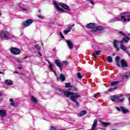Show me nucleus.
Wrapping results in <instances>:
<instances>
[{"instance_id": "14", "label": "nucleus", "mask_w": 130, "mask_h": 130, "mask_svg": "<svg viewBox=\"0 0 130 130\" xmlns=\"http://www.w3.org/2000/svg\"><path fill=\"white\" fill-rule=\"evenodd\" d=\"M104 29V28L101 26H97V24L95 25V28L93 29V31L94 32H96V31H103Z\"/></svg>"}, {"instance_id": "12", "label": "nucleus", "mask_w": 130, "mask_h": 130, "mask_svg": "<svg viewBox=\"0 0 130 130\" xmlns=\"http://www.w3.org/2000/svg\"><path fill=\"white\" fill-rule=\"evenodd\" d=\"M66 43L68 45V46L69 47V49H72L74 47V45L70 40H67L66 41Z\"/></svg>"}, {"instance_id": "20", "label": "nucleus", "mask_w": 130, "mask_h": 130, "mask_svg": "<svg viewBox=\"0 0 130 130\" xmlns=\"http://www.w3.org/2000/svg\"><path fill=\"white\" fill-rule=\"evenodd\" d=\"M119 59H120V57H119V56H118L115 58V61L117 67H120V64H119Z\"/></svg>"}, {"instance_id": "34", "label": "nucleus", "mask_w": 130, "mask_h": 130, "mask_svg": "<svg viewBox=\"0 0 130 130\" xmlns=\"http://www.w3.org/2000/svg\"><path fill=\"white\" fill-rule=\"evenodd\" d=\"M116 89H117V87H115L114 88H110L109 89V92H111V91H113V90H115Z\"/></svg>"}, {"instance_id": "44", "label": "nucleus", "mask_w": 130, "mask_h": 130, "mask_svg": "<svg viewBox=\"0 0 130 130\" xmlns=\"http://www.w3.org/2000/svg\"><path fill=\"white\" fill-rule=\"evenodd\" d=\"M123 39H124V41L126 43H127L128 42V41H127V40H126L125 38H123Z\"/></svg>"}, {"instance_id": "16", "label": "nucleus", "mask_w": 130, "mask_h": 130, "mask_svg": "<svg viewBox=\"0 0 130 130\" xmlns=\"http://www.w3.org/2000/svg\"><path fill=\"white\" fill-rule=\"evenodd\" d=\"M10 101L11 102L10 105L12 106H13V107L17 106V102L14 101V99H10Z\"/></svg>"}, {"instance_id": "13", "label": "nucleus", "mask_w": 130, "mask_h": 130, "mask_svg": "<svg viewBox=\"0 0 130 130\" xmlns=\"http://www.w3.org/2000/svg\"><path fill=\"white\" fill-rule=\"evenodd\" d=\"M97 123H98V120H97V119H95L90 130H95L96 126H97Z\"/></svg>"}, {"instance_id": "46", "label": "nucleus", "mask_w": 130, "mask_h": 130, "mask_svg": "<svg viewBox=\"0 0 130 130\" xmlns=\"http://www.w3.org/2000/svg\"><path fill=\"white\" fill-rule=\"evenodd\" d=\"M38 54H39L40 56H42V54H41V53H40V52L39 51H38Z\"/></svg>"}, {"instance_id": "63", "label": "nucleus", "mask_w": 130, "mask_h": 130, "mask_svg": "<svg viewBox=\"0 0 130 130\" xmlns=\"http://www.w3.org/2000/svg\"><path fill=\"white\" fill-rule=\"evenodd\" d=\"M38 12H39V13H40L41 12V10H39Z\"/></svg>"}, {"instance_id": "38", "label": "nucleus", "mask_w": 130, "mask_h": 130, "mask_svg": "<svg viewBox=\"0 0 130 130\" xmlns=\"http://www.w3.org/2000/svg\"><path fill=\"white\" fill-rule=\"evenodd\" d=\"M74 102H75V105H76V106H77V107H79V103L77 101H75Z\"/></svg>"}, {"instance_id": "4", "label": "nucleus", "mask_w": 130, "mask_h": 130, "mask_svg": "<svg viewBox=\"0 0 130 130\" xmlns=\"http://www.w3.org/2000/svg\"><path fill=\"white\" fill-rule=\"evenodd\" d=\"M123 14H125V16H121V20L122 22H129L130 21V12H124Z\"/></svg>"}, {"instance_id": "49", "label": "nucleus", "mask_w": 130, "mask_h": 130, "mask_svg": "<svg viewBox=\"0 0 130 130\" xmlns=\"http://www.w3.org/2000/svg\"><path fill=\"white\" fill-rule=\"evenodd\" d=\"M114 20H113V22H115V21H118V18H114Z\"/></svg>"}, {"instance_id": "52", "label": "nucleus", "mask_w": 130, "mask_h": 130, "mask_svg": "<svg viewBox=\"0 0 130 130\" xmlns=\"http://www.w3.org/2000/svg\"><path fill=\"white\" fill-rule=\"evenodd\" d=\"M94 98H97V94H95L93 96Z\"/></svg>"}, {"instance_id": "21", "label": "nucleus", "mask_w": 130, "mask_h": 130, "mask_svg": "<svg viewBox=\"0 0 130 130\" xmlns=\"http://www.w3.org/2000/svg\"><path fill=\"white\" fill-rule=\"evenodd\" d=\"M120 81H114L111 82V86H117V85H118V84H119V83H120Z\"/></svg>"}, {"instance_id": "5", "label": "nucleus", "mask_w": 130, "mask_h": 130, "mask_svg": "<svg viewBox=\"0 0 130 130\" xmlns=\"http://www.w3.org/2000/svg\"><path fill=\"white\" fill-rule=\"evenodd\" d=\"M111 100L113 101V102H123V100H124V99H122L121 100L119 99V96H115V95H113L111 96Z\"/></svg>"}, {"instance_id": "7", "label": "nucleus", "mask_w": 130, "mask_h": 130, "mask_svg": "<svg viewBox=\"0 0 130 130\" xmlns=\"http://www.w3.org/2000/svg\"><path fill=\"white\" fill-rule=\"evenodd\" d=\"M33 23V20L32 19H27L24 21L22 23L23 26L25 27H29Z\"/></svg>"}, {"instance_id": "15", "label": "nucleus", "mask_w": 130, "mask_h": 130, "mask_svg": "<svg viewBox=\"0 0 130 130\" xmlns=\"http://www.w3.org/2000/svg\"><path fill=\"white\" fill-rule=\"evenodd\" d=\"M121 63L122 65V68H128V65H127V63L124 59L121 60Z\"/></svg>"}, {"instance_id": "28", "label": "nucleus", "mask_w": 130, "mask_h": 130, "mask_svg": "<svg viewBox=\"0 0 130 130\" xmlns=\"http://www.w3.org/2000/svg\"><path fill=\"white\" fill-rule=\"evenodd\" d=\"M77 76L78 79H79V80H81V79H82V75L80 72L77 73Z\"/></svg>"}, {"instance_id": "37", "label": "nucleus", "mask_w": 130, "mask_h": 130, "mask_svg": "<svg viewBox=\"0 0 130 130\" xmlns=\"http://www.w3.org/2000/svg\"><path fill=\"white\" fill-rule=\"evenodd\" d=\"M60 36H61V38H62V39H64V37L63 36V35L61 32H60Z\"/></svg>"}, {"instance_id": "18", "label": "nucleus", "mask_w": 130, "mask_h": 130, "mask_svg": "<svg viewBox=\"0 0 130 130\" xmlns=\"http://www.w3.org/2000/svg\"><path fill=\"white\" fill-rule=\"evenodd\" d=\"M85 114H87V111L86 110H83L81 111L78 114V116L79 117H81V116H83V115H85Z\"/></svg>"}, {"instance_id": "33", "label": "nucleus", "mask_w": 130, "mask_h": 130, "mask_svg": "<svg viewBox=\"0 0 130 130\" xmlns=\"http://www.w3.org/2000/svg\"><path fill=\"white\" fill-rule=\"evenodd\" d=\"M100 52H101V51H95V54L96 55H100Z\"/></svg>"}, {"instance_id": "26", "label": "nucleus", "mask_w": 130, "mask_h": 130, "mask_svg": "<svg viewBox=\"0 0 130 130\" xmlns=\"http://www.w3.org/2000/svg\"><path fill=\"white\" fill-rule=\"evenodd\" d=\"M113 60V59L111 56H109L107 57V61H109V62H112Z\"/></svg>"}, {"instance_id": "30", "label": "nucleus", "mask_w": 130, "mask_h": 130, "mask_svg": "<svg viewBox=\"0 0 130 130\" xmlns=\"http://www.w3.org/2000/svg\"><path fill=\"white\" fill-rule=\"evenodd\" d=\"M35 47L37 50V51H39V50H40V46H39L38 45H35Z\"/></svg>"}, {"instance_id": "8", "label": "nucleus", "mask_w": 130, "mask_h": 130, "mask_svg": "<svg viewBox=\"0 0 130 130\" xmlns=\"http://www.w3.org/2000/svg\"><path fill=\"white\" fill-rule=\"evenodd\" d=\"M117 110L118 111H121L123 113L125 114V113H128L129 112V111L127 109H126L125 108L120 106V107H117L116 108Z\"/></svg>"}, {"instance_id": "32", "label": "nucleus", "mask_w": 130, "mask_h": 130, "mask_svg": "<svg viewBox=\"0 0 130 130\" xmlns=\"http://www.w3.org/2000/svg\"><path fill=\"white\" fill-rule=\"evenodd\" d=\"M119 34H120L121 35H122V36H124V37H125V34H124V32H123V31H119Z\"/></svg>"}, {"instance_id": "48", "label": "nucleus", "mask_w": 130, "mask_h": 130, "mask_svg": "<svg viewBox=\"0 0 130 130\" xmlns=\"http://www.w3.org/2000/svg\"><path fill=\"white\" fill-rule=\"evenodd\" d=\"M96 55H97L96 54H95V53H93L92 54V56H93L94 57H96Z\"/></svg>"}, {"instance_id": "61", "label": "nucleus", "mask_w": 130, "mask_h": 130, "mask_svg": "<svg viewBox=\"0 0 130 130\" xmlns=\"http://www.w3.org/2000/svg\"><path fill=\"white\" fill-rule=\"evenodd\" d=\"M22 10H23V11H27V9H23Z\"/></svg>"}, {"instance_id": "42", "label": "nucleus", "mask_w": 130, "mask_h": 130, "mask_svg": "<svg viewBox=\"0 0 130 130\" xmlns=\"http://www.w3.org/2000/svg\"><path fill=\"white\" fill-rule=\"evenodd\" d=\"M37 17L40 19H43V17L41 16V15H38Z\"/></svg>"}, {"instance_id": "1", "label": "nucleus", "mask_w": 130, "mask_h": 130, "mask_svg": "<svg viewBox=\"0 0 130 130\" xmlns=\"http://www.w3.org/2000/svg\"><path fill=\"white\" fill-rule=\"evenodd\" d=\"M57 91H58L59 92H60V93L63 94L65 97L69 98L70 96H71L70 99H71L72 101H73V102H75V101H76V100L78 99V98H79L80 97V94L78 93L71 92L68 91L66 89H61L60 88H57Z\"/></svg>"}, {"instance_id": "27", "label": "nucleus", "mask_w": 130, "mask_h": 130, "mask_svg": "<svg viewBox=\"0 0 130 130\" xmlns=\"http://www.w3.org/2000/svg\"><path fill=\"white\" fill-rule=\"evenodd\" d=\"M71 91H78V88H77L75 86H72L71 88Z\"/></svg>"}, {"instance_id": "10", "label": "nucleus", "mask_w": 130, "mask_h": 130, "mask_svg": "<svg viewBox=\"0 0 130 130\" xmlns=\"http://www.w3.org/2000/svg\"><path fill=\"white\" fill-rule=\"evenodd\" d=\"M53 4L54 5L55 8H56V9H57V10H58V11H59L61 13H63V12H64V10L60 8L59 7V6H59V5L58 4H57L56 3V2L55 1V2H53Z\"/></svg>"}, {"instance_id": "31", "label": "nucleus", "mask_w": 130, "mask_h": 130, "mask_svg": "<svg viewBox=\"0 0 130 130\" xmlns=\"http://www.w3.org/2000/svg\"><path fill=\"white\" fill-rule=\"evenodd\" d=\"M121 79H128V75H121Z\"/></svg>"}, {"instance_id": "57", "label": "nucleus", "mask_w": 130, "mask_h": 130, "mask_svg": "<svg viewBox=\"0 0 130 130\" xmlns=\"http://www.w3.org/2000/svg\"><path fill=\"white\" fill-rule=\"evenodd\" d=\"M3 96V93H2V92H1L0 91V97H2Z\"/></svg>"}, {"instance_id": "43", "label": "nucleus", "mask_w": 130, "mask_h": 130, "mask_svg": "<svg viewBox=\"0 0 130 130\" xmlns=\"http://www.w3.org/2000/svg\"><path fill=\"white\" fill-rule=\"evenodd\" d=\"M53 66V65L52 64H49V67L50 69H52Z\"/></svg>"}, {"instance_id": "59", "label": "nucleus", "mask_w": 130, "mask_h": 130, "mask_svg": "<svg viewBox=\"0 0 130 130\" xmlns=\"http://www.w3.org/2000/svg\"><path fill=\"white\" fill-rule=\"evenodd\" d=\"M72 27H74L75 26V24H72V25H70Z\"/></svg>"}, {"instance_id": "64", "label": "nucleus", "mask_w": 130, "mask_h": 130, "mask_svg": "<svg viewBox=\"0 0 130 130\" xmlns=\"http://www.w3.org/2000/svg\"><path fill=\"white\" fill-rule=\"evenodd\" d=\"M129 102H130V97H129Z\"/></svg>"}, {"instance_id": "19", "label": "nucleus", "mask_w": 130, "mask_h": 130, "mask_svg": "<svg viewBox=\"0 0 130 130\" xmlns=\"http://www.w3.org/2000/svg\"><path fill=\"white\" fill-rule=\"evenodd\" d=\"M5 83L6 85H8L9 86L13 85V81L10 79H7L5 80Z\"/></svg>"}, {"instance_id": "41", "label": "nucleus", "mask_w": 130, "mask_h": 130, "mask_svg": "<svg viewBox=\"0 0 130 130\" xmlns=\"http://www.w3.org/2000/svg\"><path fill=\"white\" fill-rule=\"evenodd\" d=\"M126 74H127V75H126V76H128V78H129V77H130V72H127Z\"/></svg>"}, {"instance_id": "25", "label": "nucleus", "mask_w": 130, "mask_h": 130, "mask_svg": "<svg viewBox=\"0 0 130 130\" xmlns=\"http://www.w3.org/2000/svg\"><path fill=\"white\" fill-rule=\"evenodd\" d=\"M102 124L104 126H108L109 125H110V123H107L105 122H102Z\"/></svg>"}, {"instance_id": "45", "label": "nucleus", "mask_w": 130, "mask_h": 130, "mask_svg": "<svg viewBox=\"0 0 130 130\" xmlns=\"http://www.w3.org/2000/svg\"><path fill=\"white\" fill-rule=\"evenodd\" d=\"M115 48H116L117 51H119V48H118V46H117V47H115Z\"/></svg>"}, {"instance_id": "53", "label": "nucleus", "mask_w": 130, "mask_h": 130, "mask_svg": "<svg viewBox=\"0 0 130 130\" xmlns=\"http://www.w3.org/2000/svg\"><path fill=\"white\" fill-rule=\"evenodd\" d=\"M13 74H19V72H18V71H15L13 72Z\"/></svg>"}, {"instance_id": "2", "label": "nucleus", "mask_w": 130, "mask_h": 130, "mask_svg": "<svg viewBox=\"0 0 130 130\" xmlns=\"http://www.w3.org/2000/svg\"><path fill=\"white\" fill-rule=\"evenodd\" d=\"M0 37L1 38L7 39V40H9L10 39H12L14 36L8 31H3L0 32Z\"/></svg>"}, {"instance_id": "56", "label": "nucleus", "mask_w": 130, "mask_h": 130, "mask_svg": "<svg viewBox=\"0 0 130 130\" xmlns=\"http://www.w3.org/2000/svg\"><path fill=\"white\" fill-rule=\"evenodd\" d=\"M0 74H1L2 75H5V73L4 72H2L0 71Z\"/></svg>"}, {"instance_id": "54", "label": "nucleus", "mask_w": 130, "mask_h": 130, "mask_svg": "<svg viewBox=\"0 0 130 130\" xmlns=\"http://www.w3.org/2000/svg\"><path fill=\"white\" fill-rule=\"evenodd\" d=\"M18 70H22V67H18Z\"/></svg>"}, {"instance_id": "17", "label": "nucleus", "mask_w": 130, "mask_h": 130, "mask_svg": "<svg viewBox=\"0 0 130 130\" xmlns=\"http://www.w3.org/2000/svg\"><path fill=\"white\" fill-rule=\"evenodd\" d=\"M7 113H6V111L4 110H0V116L5 117Z\"/></svg>"}, {"instance_id": "11", "label": "nucleus", "mask_w": 130, "mask_h": 130, "mask_svg": "<svg viewBox=\"0 0 130 130\" xmlns=\"http://www.w3.org/2000/svg\"><path fill=\"white\" fill-rule=\"evenodd\" d=\"M58 5L60 6V7H61V8L64 9V10H67V11H71V9H70V7L67 4L59 3H58Z\"/></svg>"}, {"instance_id": "22", "label": "nucleus", "mask_w": 130, "mask_h": 130, "mask_svg": "<svg viewBox=\"0 0 130 130\" xmlns=\"http://www.w3.org/2000/svg\"><path fill=\"white\" fill-rule=\"evenodd\" d=\"M118 43H119V41H118L117 40H114V42H113L114 47H117V46H118L117 44Z\"/></svg>"}, {"instance_id": "3", "label": "nucleus", "mask_w": 130, "mask_h": 130, "mask_svg": "<svg viewBox=\"0 0 130 130\" xmlns=\"http://www.w3.org/2000/svg\"><path fill=\"white\" fill-rule=\"evenodd\" d=\"M54 62H55V64H56V66L59 68L60 72H62V68H63V64H65V66L69 65V62L68 61H63L62 63H61L59 62L58 60L55 59Z\"/></svg>"}, {"instance_id": "24", "label": "nucleus", "mask_w": 130, "mask_h": 130, "mask_svg": "<svg viewBox=\"0 0 130 130\" xmlns=\"http://www.w3.org/2000/svg\"><path fill=\"white\" fill-rule=\"evenodd\" d=\"M30 100L34 103H36V102H37V99H36V98H35L34 96H31L30 98Z\"/></svg>"}, {"instance_id": "51", "label": "nucleus", "mask_w": 130, "mask_h": 130, "mask_svg": "<svg viewBox=\"0 0 130 130\" xmlns=\"http://www.w3.org/2000/svg\"><path fill=\"white\" fill-rule=\"evenodd\" d=\"M124 38H125V39L127 40H130V39H129V38H128V37H125Z\"/></svg>"}, {"instance_id": "9", "label": "nucleus", "mask_w": 130, "mask_h": 130, "mask_svg": "<svg viewBox=\"0 0 130 130\" xmlns=\"http://www.w3.org/2000/svg\"><path fill=\"white\" fill-rule=\"evenodd\" d=\"M10 51L12 54H15L18 55L20 54V53L21 52V51L16 48H12L11 49Z\"/></svg>"}, {"instance_id": "40", "label": "nucleus", "mask_w": 130, "mask_h": 130, "mask_svg": "<svg viewBox=\"0 0 130 130\" xmlns=\"http://www.w3.org/2000/svg\"><path fill=\"white\" fill-rule=\"evenodd\" d=\"M86 1L90 2V4H91V5H94V2H93V1H92V0H86Z\"/></svg>"}, {"instance_id": "58", "label": "nucleus", "mask_w": 130, "mask_h": 130, "mask_svg": "<svg viewBox=\"0 0 130 130\" xmlns=\"http://www.w3.org/2000/svg\"><path fill=\"white\" fill-rule=\"evenodd\" d=\"M26 58H28V56H26L24 58H23V59H26Z\"/></svg>"}, {"instance_id": "50", "label": "nucleus", "mask_w": 130, "mask_h": 130, "mask_svg": "<svg viewBox=\"0 0 130 130\" xmlns=\"http://www.w3.org/2000/svg\"><path fill=\"white\" fill-rule=\"evenodd\" d=\"M50 70L51 71V72H53V73H54V72H55V71H54V70H53V68H51Z\"/></svg>"}, {"instance_id": "60", "label": "nucleus", "mask_w": 130, "mask_h": 130, "mask_svg": "<svg viewBox=\"0 0 130 130\" xmlns=\"http://www.w3.org/2000/svg\"><path fill=\"white\" fill-rule=\"evenodd\" d=\"M122 96H123V95H122V94H120L119 98H120V97H122Z\"/></svg>"}, {"instance_id": "39", "label": "nucleus", "mask_w": 130, "mask_h": 130, "mask_svg": "<svg viewBox=\"0 0 130 130\" xmlns=\"http://www.w3.org/2000/svg\"><path fill=\"white\" fill-rule=\"evenodd\" d=\"M72 29V27H71V26H69V27H68V30L71 32V30Z\"/></svg>"}, {"instance_id": "23", "label": "nucleus", "mask_w": 130, "mask_h": 130, "mask_svg": "<svg viewBox=\"0 0 130 130\" xmlns=\"http://www.w3.org/2000/svg\"><path fill=\"white\" fill-rule=\"evenodd\" d=\"M60 79L61 80V81H62L63 82V81H66V76H64L63 74H60Z\"/></svg>"}, {"instance_id": "6", "label": "nucleus", "mask_w": 130, "mask_h": 130, "mask_svg": "<svg viewBox=\"0 0 130 130\" xmlns=\"http://www.w3.org/2000/svg\"><path fill=\"white\" fill-rule=\"evenodd\" d=\"M96 23H89L86 25V28H88V29H92V30H91V32H95L94 30H95L96 28Z\"/></svg>"}, {"instance_id": "62", "label": "nucleus", "mask_w": 130, "mask_h": 130, "mask_svg": "<svg viewBox=\"0 0 130 130\" xmlns=\"http://www.w3.org/2000/svg\"><path fill=\"white\" fill-rule=\"evenodd\" d=\"M59 78L57 77V80L59 81Z\"/></svg>"}, {"instance_id": "35", "label": "nucleus", "mask_w": 130, "mask_h": 130, "mask_svg": "<svg viewBox=\"0 0 130 130\" xmlns=\"http://www.w3.org/2000/svg\"><path fill=\"white\" fill-rule=\"evenodd\" d=\"M50 130H56V128L53 126H52L50 127Z\"/></svg>"}, {"instance_id": "36", "label": "nucleus", "mask_w": 130, "mask_h": 130, "mask_svg": "<svg viewBox=\"0 0 130 130\" xmlns=\"http://www.w3.org/2000/svg\"><path fill=\"white\" fill-rule=\"evenodd\" d=\"M69 32H70V30H68H68H64L63 31V33L64 34H68V33H69Z\"/></svg>"}, {"instance_id": "55", "label": "nucleus", "mask_w": 130, "mask_h": 130, "mask_svg": "<svg viewBox=\"0 0 130 130\" xmlns=\"http://www.w3.org/2000/svg\"><path fill=\"white\" fill-rule=\"evenodd\" d=\"M54 74H55V76H56V77H57V75L56 74V72L55 71H54Z\"/></svg>"}, {"instance_id": "29", "label": "nucleus", "mask_w": 130, "mask_h": 130, "mask_svg": "<svg viewBox=\"0 0 130 130\" xmlns=\"http://www.w3.org/2000/svg\"><path fill=\"white\" fill-rule=\"evenodd\" d=\"M72 85H71V83H66V88H72Z\"/></svg>"}, {"instance_id": "47", "label": "nucleus", "mask_w": 130, "mask_h": 130, "mask_svg": "<svg viewBox=\"0 0 130 130\" xmlns=\"http://www.w3.org/2000/svg\"><path fill=\"white\" fill-rule=\"evenodd\" d=\"M16 61H17V62H20V63H22V61H21V60H19V59H17V60H16Z\"/></svg>"}]
</instances>
